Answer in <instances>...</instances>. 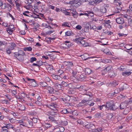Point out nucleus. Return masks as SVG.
<instances>
[{
  "label": "nucleus",
  "instance_id": "nucleus-35",
  "mask_svg": "<svg viewBox=\"0 0 132 132\" xmlns=\"http://www.w3.org/2000/svg\"><path fill=\"white\" fill-rule=\"evenodd\" d=\"M116 8L117 9L119 10V11H121L122 10V7L120 5H118V4H117Z\"/></svg>",
  "mask_w": 132,
  "mask_h": 132
},
{
  "label": "nucleus",
  "instance_id": "nucleus-38",
  "mask_svg": "<svg viewBox=\"0 0 132 132\" xmlns=\"http://www.w3.org/2000/svg\"><path fill=\"white\" fill-rule=\"evenodd\" d=\"M44 125L45 127L46 128L50 127L52 126V125L49 123H45Z\"/></svg>",
  "mask_w": 132,
  "mask_h": 132
},
{
  "label": "nucleus",
  "instance_id": "nucleus-1",
  "mask_svg": "<svg viewBox=\"0 0 132 132\" xmlns=\"http://www.w3.org/2000/svg\"><path fill=\"white\" fill-rule=\"evenodd\" d=\"M27 80L28 81H32L31 86L33 87H35L37 85V84L36 82L35 79H29L27 77Z\"/></svg>",
  "mask_w": 132,
  "mask_h": 132
},
{
  "label": "nucleus",
  "instance_id": "nucleus-29",
  "mask_svg": "<svg viewBox=\"0 0 132 132\" xmlns=\"http://www.w3.org/2000/svg\"><path fill=\"white\" fill-rule=\"evenodd\" d=\"M70 10L71 12L72 15L74 16L76 15V13L75 9H73L72 10L70 9Z\"/></svg>",
  "mask_w": 132,
  "mask_h": 132
},
{
  "label": "nucleus",
  "instance_id": "nucleus-43",
  "mask_svg": "<svg viewBox=\"0 0 132 132\" xmlns=\"http://www.w3.org/2000/svg\"><path fill=\"white\" fill-rule=\"evenodd\" d=\"M77 122L80 125H82L84 123L83 120L80 119L78 120L77 121Z\"/></svg>",
  "mask_w": 132,
  "mask_h": 132
},
{
  "label": "nucleus",
  "instance_id": "nucleus-26",
  "mask_svg": "<svg viewBox=\"0 0 132 132\" xmlns=\"http://www.w3.org/2000/svg\"><path fill=\"white\" fill-rule=\"evenodd\" d=\"M72 33V32L71 31H68L65 32V36H70L71 35Z\"/></svg>",
  "mask_w": 132,
  "mask_h": 132
},
{
  "label": "nucleus",
  "instance_id": "nucleus-28",
  "mask_svg": "<svg viewBox=\"0 0 132 132\" xmlns=\"http://www.w3.org/2000/svg\"><path fill=\"white\" fill-rule=\"evenodd\" d=\"M101 61L103 63H106L110 62H111V60H109L108 59H106L105 60L103 59Z\"/></svg>",
  "mask_w": 132,
  "mask_h": 132
},
{
  "label": "nucleus",
  "instance_id": "nucleus-25",
  "mask_svg": "<svg viewBox=\"0 0 132 132\" xmlns=\"http://www.w3.org/2000/svg\"><path fill=\"white\" fill-rule=\"evenodd\" d=\"M101 11L103 13H105L106 12V8L104 7H103L101 9Z\"/></svg>",
  "mask_w": 132,
  "mask_h": 132
},
{
  "label": "nucleus",
  "instance_id": "nucleus-3",
  "mask_svg": "<svg viewBox=\"0 0 132 132\" xmlns=\"http://www.w3.org/2000/svg\"><path fill=\"white\" fill-rule=\"evenodd\" d=\"M116 22L118 23L119 24H122L124 22V21L122 17L117 18L116 19Z\"/></svg>",
  "mask_w": 132,
  "mask_h": 132
},
{
  "label": "nucleus",
  "instance_id": "nucleus-57",
  "mask_svg": "<svg viewBox=\"0 0 132 132\" xmlns=\"http://www.w3.org/2000/svg\"><path fill=\"white\" fill-rule=\"evenodd\" d=\"M85 41L84 40H80V41L79 43L82 45L83 46H84V45H85Z\"/></svg>",
  "mask_w": 132,
  "mask_h": 132
},
{
  "label": "nucleus",
  "instance_id": "nucleus-62",
  "mask_svg": "<svg viewBox=\"0 0 132 132\" xmlns=\"http://www.w3.org/2000/svg\"><path fill=\"white\" fill-rule=\"evenodd\" d=\"M49 118L52 121H55V119L54 118L50 116L49 117Z\"/></svg>",
  "mask_w": 132,
  "mask_h": 132
},
{
  "label": "nucleus",
  "instance_id": "nucleus-34",
  "mask_svg": "<svg viewBox=\"0 0 132 132\" xmlns=\"http://www.w3.org/2000/svg\"><path fill=\"white\" fill-rule=\"evenodd\" d=\"M11 45L12 46V50H13L14 49H16V45L14 43H12L11 44Z\"/></svg>",
  "mask_w": 132,
  "mask_h": 132
},
{
  "label": "nucleus",
  "instance_id": "nucleus-48",
  "mask_svg": "<svg viewBox=\"0 0 132 132\" xmlns=\"http://www.w3.org/2000/svg\"><path fill=\"white\" fill-rule=\"evenodd\" d=\"M100 110H102V109H106V105H102L101 106H100Z\"/></svg>",
  "mask_w": 132,
  "mask_h": 132
},
{
  "label": "nucleus",
  "instance_id": "nucleus-6",
  "mask_svg": "<svg viewBox=\"0 0 132 132\" xmlns=\"http://www.w3.org/2000/svg\"><path fill=\"white\" fill-rule=\"evenodd\" d=\"M94 126L93 124H91L89 122H87L85 123V127L88 129L90 128L91 127H93Z\"/></svg>",
  "mask_w": 132,
  "mask_h": 132
},
{
  "label": "nucleus",
  "instance_id": "nucleus-8",
  "mask_svg": "<svg viewBox=\"0 0 132 132\" xmlns=\"http://www.w3.org/2000/svg\"><path fill=\"white\" fill-rule=\"evenodd\" d=\"M48 108H50L51 110L53 111H55L56 110V106L53 104H51L48 105Z\"/></svg>",
  "mask_w": 132,
  "mask_h": 132
},
{
  "label": "nucleus",
  "instance_id": "nucleus-52",
  "mask_svg": "<svg viewBox=\"0 0 132 132\" xmlns=\"http://www.w3.org/2000/svg\"><path fill=\"white\" fill-rule=\"evenodd\" d=\"M46 83L45 82H43L41 83L40 85L42 87H44L46 86Z\"/></svg>",
  "mask_w": 132,
  "mask_h": 132
},
{
  "label": "nucleus",
  "instance_id": "nucleus-39",
  "mask_svg": "<svg viewBox=\"0 0 132 132\" xmlns=\"http://www.w3.org/2000/svg\"><path fill=\"white\" fill-rule=\"evenodd\" d=\"M54 86L57 88H60L61 87V85L60 84H58L57 83L55 84H54Z\"/></svg>",
  "mask_w": 132,
  "mask_h": 132
},
{
  "label": "nucleus",
  "instance_id": "nucleus-18",
  "mask_svg": "<svg viewBox=\"0 0 132 132\" xmlns=\"http://www.w3.org/2000/svg\"><path fill=\"white\" fill-rule=\"evenodd\" d=\"M25 109V107L23 105H20L18 106V109L21 111L24 110Z\"/></svg>",
  "mask_w": 132,
  "mask_h": 132
},
{
  "label": "nucleus",
  "instance_id": "nucleus-17",
  "mask_svg": "<svg viewBox=\"0 0 132 132\" xmlns=\"http://www.w3.org/2000/svg\"><path fill=\"white\" fill-rule=\"evenodd\" d=\"M47 89L50 93L52 94L54 93V90L53 88L49 87H48Z\"/></svg>",
  "mask_w": 132,
  "mask_h": 132
},
{
  "label": "nucleus",
  "instance_id": "nucleus-61",
  "mask_svg": "<svg viewBox=\"0 0 132 132\" xmlns=\"http://www.w3.org/2000/svg\"><path fill=\"white\" fill-rule=\"evenodd\" d=\"M85 77V74H83L80 75L79 77L80 79H82L83 78H84Z\"/></svg>",
  "mask_w": 132,
  "mask_h": 132
},
{
  "label": "nucleus",
  "instance_id": "nucleus-50",
  "mask_svg": "<svg viewBox=\"0 0 132 132\" xmlns=\"http://www.w3.org/2000/svg\"><path fill=\"white\" fill-rule=\"evenodd\" d=\"M118 35L119 37H122L123 36L124 37H125L127 36V35L126 34H124L120 33H118Z\"/></svg>",
  "mask_w": 132,
  "mask_h": 132
},
{
  "label": "nucleus",
  "instance_id": "nucleus-53",
  "mask_svg": "<svg viewBox=\"0 0 132 132\" xmlns=\"http://www.w3.org/2000/svg\"><path fill=\"white\" fill-rule=\"evenodd\" d=\"M69 24L68 22H65L63 24H62V26H65L68 27H69V26H68Z\"/></svg>",
  "mask_w": 132,
  "mask_h": 132
},
{
  "label": "nucleus",
  "instance_id": "nucleus-47",
  "mask_svg": "<svg viewBox=\"0 0 132 132\" xmlns=\"http://www.w3.org/2000/svg\"><path fill=\"white\" fill-rule=\"evenodd\" d=\"M35 102V103L38 105L41 106L42 105L41 102L38 100L36 101Z\"/></svg>",
  "mask_w": 132,
  "mask_h": 132
},
{
  "label": "nucleus",
  "instance_id": "nucleus-9",
  "mask_svg": "<svg viewBox=\"0 0 132 132\" xmlns=\"http://www.w3.org/2000/svg\"><path fill=\"white\" fill-rule=\"evenodd\" d=\"M118 83L115 80L113 81L111 83H110L108 85V86L109 87L112 86L113 87H115L116 85H118Z\"/></svg>",
  "mask_w": 132,
  "mask_h": 132
},
{
  "label": "nucleus",
  "instance_id": "nucleus-15",
  "mask_svg": "<svg viewBox=\"0 0 132 132\" xmlns=\"http://www.w3.org/2000/svg\"><path fill=\"white\" fill-rule=\"evenodd\" d=\"M64 128L62 127H60L59 128H56V130L59 131H60V132H63L64 130Z\"/></svg>",
  "mask_w": 132,
  "mask_h": 132
},
{
  "label": "nucleus",
  "instance_id": "nucleus-21",
  "mask_svg": "<svg viewBox=\"0 0 132 132\" xmlns=\"http://www.w3.org/2000/svg\"><path fill=\"white\" fill-rule=\"evenodd\" d=\"M26 126L29 128L31 127L32 126V122L31 121H28Z\"/></svg>",
  "mask_w": 132,
  "mask_h": 132
},
{
  "label": "nucleus",
  "instance_id": "nucleus-55",
  "mask_svg": "<svg viewBox=\"0 0 132 132\" xmlns=\"http://www.w3.org/2000/svg\"><path fill=\"white\" fill-rule=\"evenodd\" d=\"M1 6L2 8L3 9H5L7 7L6 4L5 3L3 4V5Z\"/></svg>",
  "mask_w": 132,
  "mask_h": 132
},
{
  "label": "nucleus",
  "instance_id": "nucleus-40",
  "mask_svg": "<svg viewBox=\"0 0 132 132\" xmlns=\"http://www.w3.org/2000/svg\"><path fill=\"white\" fill-rule=\"evenodd\" d=\"M6 31L7 32L10 34H12V33L13 31L12 29H7L6 30Z\"/></svg>",
  "mask_w": 132,
  "mask_h": 132
},
{
  "label": "nucleus",
  "instance_id": "nucleus-56",
  "mask_svg": "<svg viewBox=\"0 0 132 132\" xmlns=\"http://www.w3.org/2000/svg\"><path fill=\"white\" fill-rule=\"evenodd\" d=\"M9 120H10V122L12 123H13L15 121V119H14L13 118H9Z\"/></svg>",
  "mask_w": 132,
  "mask_h": 132
},
{
  "label": "nucleus",
  "instance_id": "nucleus-41",
  "mask_svg": "<svg viewBox=\"0 0 132 132\" xmlns=\"http://www.w3.org/2000/svg\"><path fill=\"white\" fill-rule=\"evenodd\" d=\"M62 85L63 87H66L68 85V84H67V83L65 82L64 81H63L62 82Z\"/></svg>",
  "mask_w": 132,
  "mask_h": 132
},
{
  "label": "nucleus",
  "instance_id": "nucleus-12",
  "mask_svg": "<svg viewBox=\"0 0 132 132\" xmlns=\"http://www.w3.org/2000/svg\"><path fill=\"white\" fill-rule=\"evenodd\" d=\"M6 126L7 129L12 128L13 130H15V129L14 127L11 124H7L6 125Z\"/></svg>",
  "mask_w": 132,
  "mask_h": 132
},
{
  "label": "nucleus",
  "instance_id": "nucleus-13",
  "mask_svg": "<svg viewBox=\"0 0 132 132\" xmlns=\"http://www.w3.org/2000/svg\"><path fill=\"white\" fill-rule=\"evenodd\" d=\"M85 38H84L82 37H80L78 38H77L74 39V41L76 43H78L79 42H80V41L81 40H83Z\"/></svg>",
  "mask_w": 132,
  "mask_h": 132
},
{
  "label": "nucleus",
  "instance_id": "nucleus-37",
  "mask_svg": "<svg viewBox=\"0 0 132 132\" xmlns=\"http://www.w3.org/2000/svg\"><path fill=\"white\" fill-rule=\"evenodd\" d=\"M60 53V52L57 51H52L50 52H46V54L47 55H51V54L52 53Z\"/></svg>",
  "mask_w": 132,
  "mask_h": 132
},
{
  "label": "nucleus",
  "instance_id": "nucleus-36",
  "mask_svg": "<svg viewBox=\"0 0 132 132\" xmlns=\"http://www.w3.org/2000/svg\"><path fill=\"white\" fill-rule=\"evenodd\" d=\"M50 114L52 116H54V115H57L58 113L56 111H51L50 112Z\"/></svg>",
  "mask_w": 132,
  "mask_h": 132
},
{
  "label": "nucleus",
  "instance_id": "nucleus-2",
  "mask_svg": "<svg viewBox=\"0 0 132 132\" xmlns=\"http://www.w3.org/2000/svg\"><path fill=\"white\" fill-rule=\"evenodd\" d=\"M17 53H15L14 55L16 57L17 59L19 61H22L24 59V57L23 55H18L17 56Z\"/></svg>",
  "mask_w": 132,
  "mask_h": 132
},
{
  "label": "nucleus",
  "instance_id": "nucleus-30",
  "mask_svg": "<svg viewBox=\"0 0 132 132\" xmlns=\"http://www.w3.org/2000/svg\"><path fill=\"white\" fill-rule=\"evenodd\" d=\"M69 112L68 111L67 109H63L61 111V113L62 114H65L69 113Z\"/></svg>",
  "mask_w": 132,
  "mask_h": 132
},
{
  "label": "nucleus",
  "instance_id": "nucleus-54",
  "mask_svg": "<svg viewBox=\"0 0 132 132\" xmlns=\"http://www.w3.org/2000/svg\"><path fill=\"white\" fill-rule=\"evenodd\" d=\"M76 28L78 30H81L82 28L81 26L80 25H78L76 27Z\"/></svg>",
  "mask_w": 132,
  "mask_h": 132
},
{
  "label": "nucleus",
  "instance_id": "nucleus-63",
  "mask_svg": "<svg viewBox=\"0 0 132 132\" xmlns=\"http://www.w3.org/2000/svg\"><path fill=\"white\" fill-rule=\"evenodd\" d=\"M12 93L13 95H15L16 94V92L15 90H13L12 91Z\"/></svg>",
  "mask_w": 132,
  "mask_h": 132
},
{
  "label": "nucleus",
  "instance_id": "nucleus-45",
  "mask_svg": "<svg viewBox=\"0 0 132 132\" xmlns=\"http://www.w3.org/2000/svg\"><path fill=\"white\" fill-rule=\"evenodd\" d=\"M7 29H12L14 28V26L13 25L11 24L7 26Z\"/></svg>",
  "mask_w": 132,
  "mask_h": 132
},
{
  "label": "nucleus",
  "instance_id": "nucleus-5",
  "mask_svg": "<svg viewBox=\"0 0 132 132\" xmlns=\"http://www.w3.org/2000/svg\"><path fill=\"white\" fill-rule=\"evenodd\" d=\"M52 77L55 79L59 81H61L62 79V78H61L60 76L56 75L54 74L52 75Z\"/></svg>",
  "mask_w": 132,
  "mask_h": 132
},
{
  "label": "nucleus",
  "instance_id": "nucleus-11",
  "mask_svg": "<svg viewBox=\"0 0 132 132\" xmlns=\"http://www.w3.org/2000/svg\"><path fill=\"white\" fill-rule=\"evenodd\" d=\"M88 101H86L83 100L81 102H80L79 104V105L81 106H83L84 105H85L86 103V102H87Z\"/></svg>",
  "mask_w": 132,
  "mask_h": 132
},
{
  "label": "nucleus",
  "instance_id": "nucleus-10",
  "mask_svg": "<svg viewBox=\"0 0 132 132\" xmlns=\"http://www.w3.org/2000/svg\"><path fill=\"white\" fill-rule=\"evenodd\" d=\"M85 73L89 75L93 73L92 70H91L89 68H86L85 69Z\"/></svg>",
  "mask_w": 132,
  "mask_h": 132
},
{
  "label": "nucleus",
  "instance_id": "nucleus-32",
  "mask_svg": "<svg viewBox=\"0 0 132 132\" xmlns=\"http://www.w3.org/2000/svg\"><path fill=\"white\" fill-rule=\"evenodd\" d=\"M103 52L106 53L107 55H110L111 54V53L109 50H104Z\"/></svg>",
  "mask_w": 132,
  "mask_h": 132
},
{
  "label": "nucleus",
  "instance_id": "nucleus-20",
  "mask_svg": "<svg viewBox=\"0 0 132 132\" xmlns=\"http://www.w3.org/2000/svg\"><path fill=\"white\" fill-rule=\"evenodd\" d=\"M65 43H69L68 44H63L64 46L65 47V48H66L67 47H69L70 46H71V44L70 43H69V42L68 41H66L65 42Z\"/></svg>",
  "mask_w": 132,
  "mask_h": 132
},
{
  "label": "nucleus",
  "instance_id": "nucleus-49",
  "mask_svg": "<svg viewBox=\"0 0 132 132\" xmlns=\"http://www.w3.org/2000/svg\"><path fill=\"white\" fill-rule=\"evenodd\" d=\"M128 23L129 26H132V20L131 19L129 20Z\"/></svg>",
  "mask_w": 132,
  "mask_h": 132
},
{
  "label": "nucleus",
  "instance_id": "nucleus-14",
  "mask_svg": "<svg viewBox=\"0 0 132 132\" xmlns=\"http://www.w3.org/2000/svg\"><path fill=\"white\" fill-rule=\"evenodd\" d=\"M112 67L111 65L108 66L104 70H103V71H104L105 72L108 71L110 70Z\"/></svg>",
  "mask_w": 132,
  "mask_h": 132
},
{
  "label": "nucleus",
  "instance_id": "nucleus-24",
  "mask_svg": "<svg viewBox=\"0 0 132 132\" xmlns=\"http://www.w3.org/2000/svg\"><path fill=\"white\" fill-rule=\"evenodd\" d=\"M112 105V104L109 102H107L106 103V108H111V107Z\"/></svg>",
  "mask_w": 132,
  "mask_h": 132
},
{
  "label": "nucleus",
  "instance_id": "nucleus-59",
  "mask_svg": "<svg viewBox=\"0 0 132 132\" xmlns=\"http://www.w3.org/2000/svg\"><path fill=\"white\" fill-rule=\"evenodd\" d=\"M32 122H34V123L36 122L37 121V119L36 118H33L32 119Z\"/></svg>",
  "mask_w": 132,
  "mask_h": 132
},
{
  "label": "nucleus",
  "instance_id": "nucleus-42",
  "mask_svg": "<svg viewBox=\"0 0 132 132\" xmlns=\"http://www.w3.org/2000/svg\"><path fill=\"white\" fill-rule=\"evenodd\" d=\"M121 89L120 88H117L115 90L114 93L117 94L119 93Z\"/></svg>",
  "mask_w": 132,
  "mask_h": 132
},
{
  "label": "nucleus",
  "instance_id": "nucleus-4",
  "mask_svg": "<svg viewBox=\"0 0 132 132\" xmlns=\"http://www.w3.org/2000/svg\"><path fill=\"white\" fill-rule=\"evenodd\" d=\"M80 90L85 93L89 90V88L85 86H83L80 87Z\"/></svg>",
  "mask_w": 132,
  "mask_h": 132
},
{
  "label": "nucleus",
  "instance_id": "nucleus-22",
  "mask_svg": "<svg viewBox=\"0 0 132 132\" xmlns=\"http://www.w3.org/2000/svg\"><path fill=\"white\" fill-rule=\"evenodd\" d=\"M117 108V106L115 104H112L111 108H110V109H112L113 110H116Z\"/></svg>",
  "mask_w": 132,
  "mask_h": 132
},
{
  "label": "nucleus",
  "instance_id": "nucleus-27",
  "mask_svg": "<svg viewBox=\"0 0 132 132\" xmlns=\"http://www.w3.org/2000/svg\"><path fill=\"white\" fill-rule=\"evenodd\" d=\"M18 54L17 55H23L24 54V52L22 50H19L18 51Z\"/></svg>",
  "mask_w": 132,
  "mask_h": 132
},
{
  "label": "nucleus",
  "instance_id": "nucleus-33",
  "mask_svg": "<svg viewBox=\"0 0 132 132\" xmlns=\"http://www.w3.org/2000/svg\"><path fill=\"white\" fill-rule=\"evenodd\" d=\"M84 25L85 26V27L86 28H87L88 29H89L90 26V25H89V23H84Z\"/></svg>",
  "mask_w": 132,
  "mask_h": 132
},
{
  "label": "nucleus",
  "instance_id": "nucleus-46",
  "mask_svg": "<svg viewBox=\"0 0 132 132\" xmlns=\"http://www.w3.org/2000/svg\"><path fill=\"white\" fill-rule=\"evenodd\" d=\"M36 59L35 57H32L30 59V62L31 63H32L34 61H36Z\"/></svg>",
  "mask_w": 132,
  "mask_h": 132
},
{
  "label": "nucleus",
  "instance_id": "nucleus-23",
  "mask_svg": "<svg viewBox=\"0 0 132 132\" xmlns=\"http://www.w3.org/2000/svg\"><path fill=\"white\" fill-rule=\"evenodd\" d=\"M88 101V102H86V103H87L88 105L90 106H92L94 104V103L91 100H89L88 101Z\"/></svg>",
  "mask_w": 132,
  "mask_h": 132
},
{
  "label": "nucleus",
  "instance_id": "nucleus-60",
  "mask_svg": "<svg viewBox=\"0 0 132 132\" xmlns=\"http://www.w3.org/2000/svg\"><path fill=\"white\" fill-rule=\"evenodd\" d=\"M54 31H49L47 32L46 34L47 35H50L51 33H52L53 32H54Z\"/></svg>",
  "mask_w": 132,
  "mask_h": 132
},
{
  "label": "nucleus",
  "instance_id": "nucleus-7",
  "mask_svg": "<svg viewBox=\"0 0 132 132\" xmlns=\"http://www.w3.org/2000/svg\"><path fill=\"white\" fill-rule=\"evenodd\" d=\"M127 105V103L126 102H122L120 105V109H125Z\"/></svg>",
  "mask_w": 132,
  "mask_h": 132
},
{
  "label": "nucleus",
  "instance_id": "nucleus-16",
  "mask_svg": "<svg viewBox=\"0 0 132 132\" xmlns=\"http://www.w3.org/2000/svg\"><path fill=\"white\" fill-rule=\"evenodd\" d=\"M37 63H40V64H39L38 63H33L32 64V65L34 66H36L39 67L42 64V62L41 61H38L37 62Z\"/></svg>",
  "mask_w": 132,
  "mask_h": 132
},
{
  "label": "nucleus",
  "instance_id": "nucleus-64",
  "mask_svg": "<svg viewBox=\"0 0 132 132\" xmlns=\"http://www.w3.org/2000/svg\"><path fill=\"white\" fill-rule=\"evenodd\" d=\"M64 13L65 15H70V13L67 11H65L64 12Z\"/></svg>",
  "mask_w": 132,
  "mask_h": 132
},
{
  "label": "nucleus",
  "instance_id": "nucleus-51",
  "mask_svg": "<svg viewBox=\"0 0 132 132\" xmlns=\"http://www.w3.org/2000/svg\"><path fill=\"white\" fill-rule=\"evenodd\" d=\"M104 22L105 24H109L110 23V20H105L104 21Z\"/></svg>",
  "mask_w": 132,
  "mask_h": 132
},
{
  "label": "nucleus",
  "instance_id": "nucleus-19",
  "mask_svg": "<svg viewBox=\"0 0 132 132\" xmlns=\"http://www.w3.org/2000/svg\"><path fill=\"white\" fill-rule=\"evenodd\" d=\"M131 73L130 72L125 71L122 72V74L124 76H127L130 75Z\"/></svg>",
  "mask_w": 132,
  "mask_h": 132
},
{
  "label": "nucleus",
  "instance_id": "nucleus-44",
  "mask_svg": "<svg viewBox=\"0 0 132 132\" xmlns=\"http://www.w3.org/2000/svg\"><path fill=\"white\" fill-rule=\"evenodd\" d=\"M39 24L36 23H33L32 26L34 27H39Z\"/></svg>",
  "mask_w": 132,
  "mask_h": 132
},
{
  "label": "nucleus",
  "instance_id": "nucleus-58",
  "mask_svg": "<svg viewBox=\"0 0 132 132\" xmlns=\"http://www.w3.org/2000/svg\"><path fill=\"white\" fill-rule=\"evenodd\" d=\"M90 44H89L88 43L85 42V45H84V47H86L87 46H90Z\"/></svg>",
  "mask_w": 132,
  "mask_h": 132
},
{
  "label": "nucleus",
  "instance_id": "nucleus-31",
  "mask_svg": "<svg viewBox=\"0 0 132 132\" xmlns=\"http://www.w3.org/2000/svg\"><path fill=\"white\" fill-rule=\"evenodd\" d=\"M87 12L89 14V16H90L91 17L94 16V13L93 12L91 11H88Z\"/></svg>",
  "mask_w": 132,
  "mask_h": 132
}]
</instances>
